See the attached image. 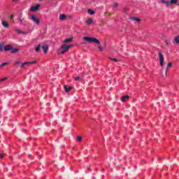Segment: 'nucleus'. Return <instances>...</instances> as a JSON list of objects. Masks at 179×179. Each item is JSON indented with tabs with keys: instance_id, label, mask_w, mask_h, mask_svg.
I'll return each mask as SVG.
<instances>
[{
	"instance_id": "f257e3e1",
	"label": "nucleus",
	"mask_w": 179,
	"mask_h": 179,
	"mask_svg": "<svg viewBox=\"0 0 179 179\" xmlns=\"http://www.w3.org/2000/svg\"><path fill=\"white\" fill-rule=\"evenodd\" d=\"M72 47V45H66V44L62 45L60 49L59 50V54H61L62 55L65 54V52H68L69 51V48Z\"/></svg>"
},
{
	"instance_id": "f03ea898",
	"label": "nucleus",
	"mask_w": 179,
	"mask_h": 179,
	"mask_svg": "<svg viewBox=\"0 0 179 179\" xmlns=\"http://www.w3.org/2000/svg\"><path fill=\"white\" fill-rule=\"evenodd\" d=\"M83 40H85V41H87V43H94L95 44H100V41H99L96 38L84 36Z\"/></svg>"
},
{
	"instance_id": "7ed1b4c3",
	"label": "nucleus",
	"mask_w": 179,
	"mask_h": 179,
	"mask_svg": "<svg viewBox=\"0 0 179 179\" xmlns=\"http://www.w3.org/2000/svg\"><path fill=\"white\" fill-rule=\"evenodd\" d=\"M158 55H159V64L161 66H164V56L163 55V54H162V52H159Z\"/></svg>"
},
{
	"instance_id": "20e7f679",
	"label": "nucleus",
	"mask_w": 179,
	"mask_h": 179,
	"mask_svg": "<svg viewBox=\"0 0 179 179\" xmlns=\"http://www.w3.org/2000/svg\"><path fill=\"white\" fill-rule=\"evenodd\" d=\"M29 19L34 22V23H36L37 25L40 24V19L37 18L36 15H31L29 16Z\"/></svg>"
},
{
	"instance_id": "39448f33",
	"label": "nucleus",
	"mask_w": 179,
	"mask_h": 179,
	"mask_svg": "<svg viewBox=\"0 0 179 179\" xmlns=\"http://www.w3.org/2000/svg\"><path fill=\"white\" fill-rule=\"evenodd\" d=\"M167 6H170V5H176L178 3V0H171L170 1H168Z\"/></svg>"
},
{
	"instance_id": "423d86ee",
	"label": "nucleus",
	"mask_w": 179,
	"mask_h": 179,
	"mask_svg": "<svg viewBox=\"0 0 179 179\" xmlns=\"http://www.w3.org/2000/svg\"><path fill=\"white\" fill-rule=\"evenodd\" d=\"M38 8H40V5L37 4L35 6H31L30 10L31 12H36V10H38Z\"/></svg>"
},
{
	"instance_id": "0eeeda50",
	"label": "nucleus",
	"mask_w": 179,
	"mask_h": 179,
	"mask_svg": "<svg viewBox=\"0 0 179 179\" xmlns=\"http://www.w3.org/2000/svg\"><path fill=\"white\" fill-rule=\"evenodd\" d=\"M15 31L16 33H17L18 34H27V31H22V30L20 29H15Z\"/></svg>"
},
{
	"instance_id": "6e6552de",
	"label": "nucleus",
	"mask_w": 179,
	"mask_h": 179,
	"mask_svg": "<svg viewBox=\"0 0 179 179\" xmlns=\"http://www.w3.org/2000/svg\"><path fill=\"white\" fill-rule=\"evenodd\" d=\"M1 24L2 26H3V27H5L6 29H8V27H9V24L8 22H6L5 20H2L1 21Z\"/></svg>"
},
{
	"instance_id": "1a4fd4ad",
	"label": "nucleus",
	"mask_w": 179,
	"mask_h": 179,
	"mask_svg": "<svg viewBox=\"0 0 179 179\" xmlns=\"http://www.w3.org/2000/svg\"><path fill=\"white\" fill-rule=\"evenodd\" d=\"M128 99H129V96L128 95H124L122 97L121 99V101H122V103H125V101H127V100H128Z\"/></svg>"
},
{
	"instance_id": "9d476101",
	"label": "nucleus",
	"mask_w": 179,
	"mask_h": 179,
	"mask_svg": "<svg viewBox=\"0 0 179 179\" xmlns=\"http://www.w3.org/2000/svg\"><path fill=\"white\" fill-rule=\"evenodd\" d=\"M11 49H12V46L10 45H8L7 46L4 47V51H6V52L9 50L11 51Z\"/></svg>"
},
{
	"instance_id": "9b49d317",
	"label": "nucleus",
	"mask_w": 179,
	"mask_h": 179,
	"mask_svg": "<svg viewBox=\"0 0 179 179\" xmlns=\"http://www.w3.org/2000/svg\"><path fill=\"white\" fill-rule=\"evenodd\" d=\"M42 49L43 50V52H45V54L47 52V51H48V45H43L42 46Z\"/></svg>"
},
{
	"instance_id": "f8f14e48",
	"label": "nucleus",
	"mask_w": 179,
	"mask_h": 179,
	"mask_svg": "<svg viewBox=\"0 0 179 179\" xmlns=\"http://www.w3.org/2000/svg\"><path fill=\"white\" fill-rule=\"evenodd\" d=\"M40 50H41V44H38L36 47H35L36 52H40Z\"/></svg>"
},
{
	"instance_id": "ddd939ff",
	"label": "nucleus",
	"mask_w": 179,
	"mask_h": 179,
	"mask_svg": "<svg viewBox=\"0 0 179 179\" xmlns=\"http://www.w3.org/2000/svg\"><path fill=\"white\" fill-rule=\"evenodd\" d=\"M12 54H15L16 52H19V49L17 48H13V47L11 46V50H10Z\"/></svg>"
},
{
	"instance_id": "4468645a",
	"label": "nucleus",
	"mask_w": 179,
	"mask_h": 179,
	"mask_svg": "<svg viewBox=\"0 0 179 179\" xmlns=\"http://www.w3.org/2000/svg\"><path fill=\"white\" fill-rule=\"evenodd\" d=\"M173 64L171 62L168 63V66L166 69L165 71V74L167 75V72H169V68H170V66H172Z\"/></svg>"
},
{
	"instance_id": "2eb2a0df",
	"label": "nucleus",
	"mask_w": 179,
	"mask_h": 179,
	"mask_svg": "<svg viewBox=\"0 0 179 179\" xmlns=\"http://www.w3.org/2000/svg\"><path fill=\"white\" fill-rule=\"evenodd\" d=\"M59 19V20H65V19H66V15L65 14H62Z\"/></svg>"
},
{
	"instance_id": "dca6fc26",
	"label": "nucleus",
	"mask_w": 179,
	"mask_h": 179,
	"mask_svg": "<svg viewBox=\"0 0 179 179\" xmlns=\"http://www.w3.org/2000/svg\"><path fill=\"white\" fill-rule=\"evenodd\" d=\"M18 20H19L20 23H21L22 24H24V23H23L24 18L22 17V15H20L18 17Z\"/></svg>"
},
{
	"instance_id": "f3484780",
	"label": "nucleus",
	"mask_w": 179,
	"mask_h": 179,
	"mask_svg": "<svg viewBox=\"0 0 179 179\" xmlns=\"http://www.w3.org/2000/svg\"><path fill=\"white\" fill-rule=\"evenodd\" d=\"M64 90H65L66 93H68L69 92H71V87L68 88V86L64 85Z\"/></svg>"
},
{
	"instance_id": "a211bd4d",
	"label": "nucleus",
	"mask_w": 179,
	"mask_h": 179,
	"mask_svg": "<svg viewBox=\"0 0 179 179\" xmlns=\"http://www.w3.org/2000/svg\"><path fill=\"white\" fill-rule=\"evenodd\" d=\"M92 23H93V19L90 18L87 20V22H86L87 24H92Z\"/></svg>"
},
{
	"instance_id": "6ab92c4d",
	"label": "nucleus",
	"mask_w": 179,
	"mask_h": 179,
	"mask_svg": "<svg viewBox=\"0 0 179 179\" xmlns=\"http://www.w3.org/2000/svg\"><path fill=\"white\" fill-rule=\"evenodd\" d=\"M73 40V38H66L64 41V43H71Z\"/></svg>"
},
{
	"instance_id": "aec40b11",
	"label": "nucleus",
	"mask_w": 179,
	"mask_h": 179,
	"mask_svg": "<svg viewBox=\"0 0 179 179\" xmlns=\"http://www.w3.org/2000/svg\"><path fill=\"white\" fill-rule=\"evenodd\" d=\"M131 20H135L136 22H141V19H139V18H138L136 17H133L131 18Z\"/></svg>"
},
{
	"instance_id": "412c9836",
	"label": "nucleus",
	"mask_w": 179,
	"mask_h": 179,
	"mask_svg": "<svg viewBox=\"0 0 179 179\" xmlns=\"http://www.w3.org/2000/svg\"><path fill=\"white\" fill-rule=\"evenodd\" d=\"M174 42L176 43V44H179V37L178 36L175 37Z\"/></svg>"
},
{
	"instance_id": "4be33fe9",
	"label": "nucleus",
	"mask_w": 179,
	"mask_h": 179,
	"mask_svg": "<svg viewBox=\"0 0 179 179\" xmlns=\"http://www.w3.org/2000/svg\"><path fill=\"white\" fill-rule=\"evenodd\" d=\"M88 13L90 15H94V11H93L92 9H88Z\"/></svg>"
},
{
	"instance_id": "5701e85b",
	"label": "nucleus",
	"mask_w": 179,
	"mask_h": 179,
	"mask_svg": "<svg viewBox=\"0 0 179 179\" xmlns=\"http://www.w3.org/2000/svg\"><path fill=\"white\" fill-rule=\"evenodd\" d=\"M26 65H29V63L27 62L22 64L21 69H22L23 67L26 66Z\"/></svg>"
},
{
	"instance_id": "b1692460",
	"label": "nucleus",
	"mask_w": 179,
	"mask_h": 179,
	"mask_svg": "<svg viewBox=\"0 0 179 179\" xmlns=\"http://www.w3.org/2000/svg\"><path fill=\"white\" fill-rule=\"evenodd\" d=\"M109 59H110V61H114L115 62H118L120 61V60H118L117 59H115V58L109 57Z\"/></svg>"
},
{
	"instance_id": "393cba45",
	"label": "nucleus",
	"mask_w": 179,
	"mask_h": 179,
	"mask_svg": "<svg viewBox=\"0 0 179 179\" xmlns=\"http://www.w3.org/2000/svg\"><path fill=\"white\" fill-rule=\"evenodd\" d=\"M0 51H3V43H0Z\"/></svg>"
},
{
	"instance_id": "a878e982",
	"label": "nucleus",
	"mask_w": 179,
	"mask_h": 179,
	"mask_svg": "<svg viewBox=\"0 0 179 179\" xmlns=\"http://www.w3.org/2000/svg\"><path fill=\"white\" fill-rule=\"evenodd\" d=\"M28 63V65H30L31 64H36V61H32V62H27Z\"/></svg>"
},
{
	"instance_id": "bb28decb",
	"label": "nucleus",
	"mask_w": 179,
	"mask_h": 179,
	"mask_svg": "<svg viewBox=\"0 0 179 179\" xmlns=\"http://www.w3.org/2000/svg\"><path fill=\"white\" fill-rule=\"evenodd\" d=\"M75 80H82V78L80 76L76 77Z\"/></svg>"
},
{
	"instance_id": "cd10ccee",
	"label": "nucleus",
	"mask_w": 179,
	"mask_h": 179,
	"mask_svg": "<svg viewBox=\"0 0 179 179\" xmlns=\"http://www.w3.org/2000/svg\"><path fill=\"white\" fill-rule=\"evenodd\" d=\"M77 141H78V142H80L82 141V137L81 136H78L77 137Z\"/></svg>"
},
{
	"instance_id": "c85d7f7f",
	"label": "nucleus",
	"mask_w": 179,
	"mask_h": 179,
	"mask_svg": "<svg viewBox=\"0 0 179 179\" xmlns=\"http://www.w3.org/2000/svg\"><path fill=\"white\" fill-rule=\"evenodd\" d=\"M161 2H162V3H166V5L167 6V2H169V1L161 0Z\"/></svg>"
},
{
	"instance_id": "c756f323",
	"label": "nucleus",
	"mask_w": 179,
	"mask_h": 179,
	"mask_svg": "<svg viewBox=\"0 0 179 179\" xmlns=\"http://www.w3.org/2000/svg\"><path fill=\"white\" fill-rule=\"evenodd\" d=\"M8 64H9V63H8V62H4V63H2V64H0V65H1V67H2V66H5L6 65H8Z\"/></svg>"
},
{
	"instance_id": "7c9ffc66",
	"label": "nucleus",
	"mask_w": 179,
	"mask_h": 179,
	"mask_svg": "<svg viewBox=\"0 0 179 179\" xmlns=\"http://www.w3.org/2000/svg\"><path fill=\"white\" fill-rule=\"evenodd\" d=\"M117 7H118V3H114L113 8H117Z\"/></svg>"
},
{
	"instance_id": "2f4dec72",
	"label": "nucleus",
	"mask_w": 179,
	"mask_h": 179,
	"mask_svg": "<svg viewBox=\"0 0 179 179\" xmlns=\"http://www.w3.org/2000/svg\"><path fill=\"white\" fill-rule=\"evenodd\" d=\"M98 48H99V51H101V52L103 51V47L99 46Z\"/></svg>"
},
{
	"instance_id": "473e14b6",
	"label": "nucleus",
	"mask_w": 179,
	"mask_h": 179,
	"mask_svg": "<svg viewBox=\"0 0 179 179\" xmlns=\"http://www.w3.org/2000/svg\"><path fill=\"white\" fill-rule=\"evenodd\" d=\"M15 64H16V65H19V64H22V62H20V61H17V62H15Z\"/></svg>"
},
{
	"instance_id": "72a5a7b5",
	"label": "nucleus",
	"mask_w": 179,
	"mask_h": 179,
	"mask_svg": "<svg viewBox=\"0 0 179 179\" xmlns=\"http://www.w3.org/2000/svg\"><path fill=\"white\" fill-rule=\"evenodd\" d=\"M8 79L7 78H3V79H1V82H3Z\"/></svg>"
},
{
	"instance_id": "f704fd0d",
	"label": "nucleus",
	"mask_w": 179,
	"mask_h": 179,
	"mask_svg": "<svg viewBox=\"0 0 179 179\" xmlns=\"http://www.w3.org/2000/svg\"><path fill=\"white\" fill-rule=\"evenodd\" d=\"M10 19H11V20H13V15H11L10 16Z\"/></svg>"
},
{
	"instance_id": "c9c22d12",
	"label": "nucleus",
	"mask_w": 179,
	"mask_h": 179,
	"mask_svg": "<svg viewBox=\"0 0 179 179\" xmlns=\"http://www.w3.org/2000/svg\"><path fill=\"white\" fill-rule=\"evenodd\" d=\"M0 158H1V159H3V155L0 154Z\"/></svg>"
},
{
	"instance_id": "e433bc0d",
	"label": "nucleus",
	"mask_w": 179,
	"mask_h": 179,
	"mask_svg": "<svg viewBox=\"0 0 179 179\" xmlns=\"http://www.w3.org/2000/svg\"><path fill=\"white\" fill-rule=\"evenodd\" d=\"M13 2H19V0H12Z\"/></svg>"
},
{
	"instance_id": "4c0bfd02",
	"label": "nucleus",
	"mask_w": 179,
	"mask_h": 179,
	"mask_svg": "<svg viewBox=\"0 0 179 179\" xmlns=\"http://www.w3.org/2000/svg\"><path fill=\"white\" fill-rule=\"evenodd\" d=\"M165 43H166V45L169 44V42L167 41H165Z\"/></svg>"
},
{
	"instance_id": "58836bf2",
	"label": "nucleus",
	"mask_w": 179,
	"mask_h": 179,
	"mask_svg": "<svg viewBox=\"0 0 179 179\" xmlns=\"http://www.w3.org/2000/svg\"><path fill=\"white\" fill-rule=\"evenodd\" d=\"M87 170H90V167H88V168H87Z\"/></svg>"
},
{
	"instance_id": "ea45409f",
	"label": "nucleus",
	"mask_w": 179,
	"mask_h": 179,
	"mask_svg": "<svg viewBox=\"0 0 179 179\" xmlns=\"http://www.w3.org/2000/svg\"><path fill=\"white\" fill-rule=\"evenodd\" d=\"M177 3H178V6H179V1Z\"/></svg>"
},
{
	"instance_id": "a19ab883",
	"label": "nucleus",
	"mask_w": 179,
	"mask_h": 179,
	"mask_svg": "<svg viewBox=\"0 0 179 179\" xmlns=\"http://www.w3.org/2000/svg\"><path fill=\"white\" fill-rule=\"evenodd\" d=\"M1 68H2V66H1V64H0V69H1Z\"/></svg>"
},
{
	"instance_id": "79ce46f5",
	"label": "nucleus",
	"mask_w": 179,
	"mask_h": 179,
	"mask_svg": "<svg viewBox=\"0 0 179 179\" xmlns=\"http://www.w3.org/2000/svg\"><path fill=\"white\" fill-rule=\"evenodd\" d=\"M39 1H43V0H39Z\"/></svg>"
},
{
	"instance_id": "37998d69",
	"label": "nucleus",
	"mask_w": 179,
	"mask_h": 179,
	"mask_svg": "<svg viewBox=\"0 0 179 179\" xmlns=\"http://www.w3.org/2000/svg\"><path fill=\"white\" fill-rule=\"evenodd\" d=\"M124 12H125V9H124Z\"/></svg>"
},
{
	"instance_id": "c03bdc74",
	"label": "nucleus",
	"mask_w": 179,
	"mask_h": 179,
	"mask_svg": "<svg viewBox=\"0 0 179 179\" xmlns=\"http://www.w3.org/2000/svg\"><path fill=\"white\" fill-rule=\"evenodd\" d=\"M0 82H1V79H0Z\"/></svg>"
}]
</instances>
